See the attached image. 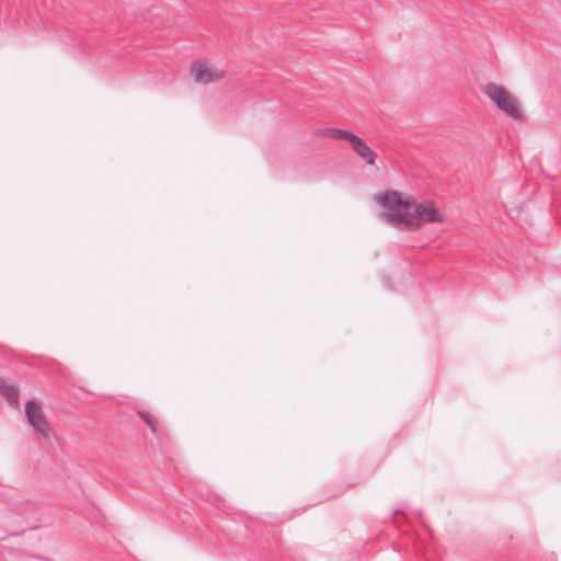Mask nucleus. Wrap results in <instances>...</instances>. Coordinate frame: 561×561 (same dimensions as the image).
I'll return each mask as SVG.
<instances>
[{
    "label": "nucleus",
    "instance_id": "nucleus-1",
    "mask_svg": "<svg viewBox=\"0 0 561 561\" xmlns=\"http://www.w3.org/2000/svg\"><path fill=\"white\" fill-rule=\"evenodd\" d=\"M376 199L381 206L382 217L389 225L407 229L414 227V219L409 217V211L412 208L410 199H402L396 191H386Z\"/></svg>",
    "mask_w": 561,
    "mask_h": 561
},
{
    "label": "nucleus",
    "instance_id": "nucleus-2",
    "mask_svg": "<svg viewBox=\"0 0 561 561\" xmlns=\"http://www.w3.org/2000/svg\"><path fill=\"white\" fill-rule=\"evenodd\" d=\"M484 92L489 99L504 113L507 117L517 119L522 116V110L518 100L512 95L505 88L496 83H488Z\"/></svg>",
    "mask_w": 561,
    "mask_h": 561
},
{
    "label": "nucleus",
    "instance_id": "nucleus-3",
    "mask_svg": "<svg viewBox=\"0 0 561 561\" xmlns=\"http://www.w3.org/2000/svg\"><path fill=\"white\" fill-rule=\"evenodd\" d=\"M8 519L32 527L38 520V506L30 499H15L8 504Z\"/></svg>",
    "mask_w": 561,
    "mask_h": 561
},
{
    "label": "nucleus",
    "instance_id": "nucleus-4",
    "mask_svg": "<svg viewBox=\"0 0 561 561\" xmlns=\"http://www.w3.org/2000/svg\"><path fill=\"white\" fill-rule=\"evenodd\" d=\"M25 415L36 436L43 440L50 442V432L46 419L42 413L41 407L34 400H28L25 403Z\"/></svg>",
    "mask_w": 561,
    "mask_h": 561
},
{
    "label": "nucleus",
    "instance_id": "nucleus-5",
    "mask_svg": "<svg viewBox=\"0 0 561 561\" xmlns=\"http://www.w3.org/2000/svg\"><path fill=\"white\" fill-rule=\"evenodd\" d=\"M411 204L413 207V215L409 214V217H412L414 219V227L411 230L416 229L420 225V221H425V222L443 221V218L436 208L427 207L424 204H415V202H411Z\"/></svg>",
    "mask_w": 561,
    "mask_h": 561
},
{
    "label": "nucleus",
    "instance_id": "nucleus-6",
    "mask_svg": "<svg viewBox=\"0 0 561 561\" xmlns=\"http://www.w3.org/2000/svg\"><path fill=\"white\" fill-rule=\"evenodd\" d=\"M192 75L197 83L207 84L221 78L224 72L210 67H204L203 62L197 60L192 65Z\"/></svg>",
    "mask_w": 561,
    "mask_h": 561
},
{
    "label": "nucleus",
    "instance_id": "nucleus-7",
    "mask_svg": "<svg viewBox=\"0 0 561 561\" xmlns=\"http://www.w3.org/2000/svg\"><path fill=\"white\" fill-rule=\"evenodd\" d=\"M350 145L355 153L367 164L371 165L375 163L377 154L363 138L354 134L350 139Z\"/></svg>",
    "mask_w": 561,
    "mask_h": 561
},
{
    "label": "nucleus",
    "instance_id": "nucleus-8",
    "mask_svg": "<svg viewBox=\"0 0 561 561\" xmlns=\"http://www.w3.org/2000/svg\"><path fill=\"white\" fill-rule=\"evenodd\" d=\"M0 392L11 405H19V388L2 377H0Z\"/></svg>",
    "mask_w": 561,
    "mask_h": 561
},
{
    "label": "nucleus",
    "instance_id": "nucleus-9",
    "mask_svg": "<svg viewBox=\"0 0 561 561\" xmlns=\"http://www.w3.org/2000/svg\"><path fill=\"white\" fill-rule=\"evenodd\" d=\"M319 136L329 137L332 139H344L350 142V139L354 135V133L346 130V129H339V128H325L321 129L318 133Z\"/></svg>",
    "mask_w": 561,
    "mask_h": 561
},
{
    "label": "nucleus",
    "instance_id": "nucleus-10",
    "mask_svg": "<svg viewBox=\"0 0 561 561\" xmlns=\"http://www.w3.org/2000/svg\"><path fill=\"white\" fill-rule=\"evenodd\" d=\"M139 416L146 422L148 427L151 430L152 433L157 432V424L158 421L156 416L149 412L146 411H138Z\"/></svg>",
    "mask_w": 561,
    "mask_h": 561
},
{
    "label": "nucleus",
    "instance_id": "nucleus-11",
    "mask_svg": "<svg viewBox=\"0 0 561 561\" xmlns=\"http://www.w3.org/2000/svg\"><path fill=\"white\" fill-rule=\"evenodd\" d=\"M400 513H402V511H401V510H397V511H394L392 514H393V515H398V514H400Z\"/></svg>",
    "mask_w": 561,
    "mask_h": 561
},
{
    "label": "nucleus",
    "instance_id": "nucleus-12",
    "mask_svg": "<svg viewBox=\"0 0 561 561\" xmlns=\"http://www.w3.org/2000/svg\"><path fill=\"white\" fill-rule=\"evenodd\" d=\"M416 517L421 520V523H423V520H422V515H421V514H419V513H417V516H416Z\"/></svg>",
    "mask_w": 561,
    "mask_h": 561
}]
</instances>
